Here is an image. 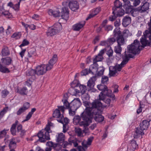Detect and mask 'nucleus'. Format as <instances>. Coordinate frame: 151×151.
Instances as JSON below:
<instances>
[{
  "mask_svg": "<svg viewBox=\"0 0 151 151\" xmlns=\"http://www.w3.org/2000/svg\"><path fill=\"white\" fill-rule=\"evenodd\" d=\"M140 44L139 42L135 40L131 45L128 46L127 51L124 52V54L122 56L123 61L120 64H116L114 66H111L109 68V75L110 76H114L117 73V71H120L122 68L125 66L131 58H133L134 56L131 54H138L140 53Z\"/></svg>",
  "mask_w": 151,
  "mask_h": 151,
  "instance_id": "obj_1",
  "label": "nucleus"
},
{
  "mask_svg": "<svg viewBox=\"0 0 151 151\" xmlns=\"http://www.w3.org/2000/svg\"><path fill=\"white\" fill-rule=\"evenodd\" d=\"M86 108L83 112L88 118L92 119L93 117L95 120L98 122H102L104 119V117L99 114L101 112V109L102 106V103L99 101H94L92 103L90 104L86 102Z\"/></svg>",
  "mask_w": 151,
  "mask_h": 151,
  "instance_id": "obj_2",
  "label": "nucleus"
},
{
  "mask_svg": "<svg viewBox=\"0 0 151 151\" xmlns=\"http://www.w3.org/2000/svg\"><path fill=\"white\" fill-rule=\"evenodd\" d=\"M58 109H56L53 114V117L58 119V121L63 124V132H66V118H64L63 114L64 113L65 108L64 106H58Z\"/></svg>",
  "mask_w": 151,
  "mask_h": 151,
  "instance_id": "obj_3",
  "label": "nucleus"
},
{
  "mask_svg": "<svg viewBox=\"0 0 151 151\" xmlns=\"http://www.w3.org/2000/svg\"><path fill=\"white\" fill-rule=\"evenodd\" d=\"M81 105V102L79 98H75L70 103L68 98L67 99V109H68L70 116H73L75 114L76 111Z\"/></svg>",
  "mask_w": 151,
  "mask_h": 151,
  "instance_id": "obj_4",
  "label": "nucleus"
},
{
  "mask_svg": "<svg viewBox=\"0 0 151 151\" xmlns=\"http://www.w3.org/2000/svg\"><path fill=\"white\" fill-rule=\"evenodd\" d=\"M62 5L63 7L62 8L61 13L58 9L55 10L52 9H49L48 13L49 15L55 17H59L60 16L61 18L59 21H61V20L63 19L65 22L66 21V2H63Z\"/></svg>",
  "mask_w": 151,
  "mask_h": 151,
  "instance_id": "obj_5",
  "label": "nucleus"
},
{
  "mask_svg": "<svg viewBox=\"0 0 151 151\" xmlns=\"http://www.w3.org/2000/svg\"><path fill=\"white\" fill-rule=\"evenodd\" d=\"M53 124L48 122V124L44 129H42L37 134V136L39 138L38 141L40 142H45L47 140L50 139L49 135L50 130V126H53Z\"/></svg>",
  "mask_w": 151,
  "mask_h": 151,
  "instance_id": "obj_6",
  "label": "nucleus"
},
{
  "mask_svg": "<svg viewBox=\"0 0 151 151\" xmlns=\"http://www.w3.org/2000/svg\"><path fill=\"white\" fill-rule=\"evenodd\" d=\"M97 88L99 90L101 91L99 95V97L103 95H106L112 98H114V95L111 94L112 91L111 90L109 89L104 84H100L97 86Z\"/></svg>",
  "mask_w": 151,
  "mask_h": 151,
  "instance_id": "obj_7",
  "label": "nucleus"
},
{
  "mask_svg": "<svg viewBox=\"0 0 151 151\" xmlns=\"http://www.w3.org/2000/svg\"><path fill=\"white\" fill-rule=\"evenodd\" d=\"M114 37L116 39L118 45L121 46L124 45L125 44V40L119 28H116L114 30Z\"/></svg>",
  "mask_w": 151,
  "mask_h": 151,
  "instance_id": "obj_8",
  "label": "nucleus"
},
{
  "mask_svg": "<svg viewBox=\"0 0 151 151\" xmlns=\"http://www.w3.org/2000/svg\"><path fill=\"white\" fill-rule=\"evenodd\" d=\"M81 117L84 121L80 122L79 124L81 126H83L84 128L83 131L85 133H86L88 129V126L89 125V123L92 122L90 118L88 117L85 114H83V112L81 113Z\"/></svg>",
  "mask_w": 151,
  "mask_h": 151,
  "instance_id": "obj_9",
  "label": "nucleus"
},
{
  "mask_svg": "<svg viewBox=\"0 0 151 151\" xmlns=\"http://www.w3.org/2000/svg\"><path fill=\"white\" fill-rule=\"evenodd\" d=\"M78 141L76 138L73 137H70L68 139V142H67V146L69 145H72L73 144L74 146L75 147H78V149L79 151H85L84 147L81 146H78Z\"/></svg>",
  "mask_w": 151,
  "mask_h": 151,
  "instance_id": "obj_10",
  "label": "nucleus"
},
{
  "mask_svg": "<svg viewBox=\"0 0 151 151\" xmlns=\"http://www.w3.org/2000/svg\"><path fill=\"white\" fill-rule=\"evenodd\" d=\"M57 60V55L55 54L54 55L52 58L49 61L48 64L45 65L47 71L50 70L53 68L54 65L56 63Z\"/></svg>",
  "mask_w": 151,
  "mask_h": 151,
  "instance_id": "obj_11",
  "label": "nucleus"
},
{
  "mask_svg": "<svg viewBox=\"0 0 151 151\" xmlns=\"http://www.w3.org/2000/svg\"><path fill=\"white\" fill-rule=\"evenodd\" d=\"M77 81H74L71 83V87L68 90V92L70 94L72 95H76L79 93L78 89L76 88V82Z\"/></svg>",
  "mask_w": 151,
  "mask_h": 151,
  "instance_id": "obj_12",
  "label": "nucleus"
},
{
  "mask_svg": "<svg viewBox=\"0 0 151 151\" xmlns=\"http://www.w3.org/2000/svg\"><path fill=\"white\" fill-rule=\"evenodd\" d=\"M37 74V72L36 70L30 69L28 70L26 72V75L29 78V80L31 83L36 78L35 75ZM30 85L31 83H29Z\"/></svg>",
  "mask_w": 151,
  "mask_h": 151,
  "instance_id": "obj_13",
  "label": "nucleus"
},
{
  "mask_svg": "<svg viewBox=\"0 0 151 151\" xmlns=\"http://www.w3.org/2000/svg\"><path fill=\"white\" fill-rule=\"evenodd\" d=\"M65 135L62 133H58V135H56V142L59 144L62 143L63 148L66 147V142L65 141Z\"/></svg>",
  "mask_w": 151,
  "mask_h": 151,
  "instance_id": "obj_14",
  "label": "nucleus"
},
{
  "mask_svg": "<svg viewBox=\"0 0 151 151\" xmlns=\"http://www.w3.org/2000/svg\"><path fill=\"white\" fill-rule=\"evenodd\" d=\"M142 5L134 9L136 12H138L140 13H143L149 9V3L147 2L142 3Z\"/></svg>",
  "mask_w": 151,
  "mask_h": 151,
  "instance_id": "obj_15",
  "label": "nucleus"
},
{
  "mask_svg": "<svg viewBox=\"0 0 151 151\" xmlns=\"http://www.w3.org/2000/svg\"><path fill=\"white\" fill-rule=\"evenodd\" d=\"M106 95H103L100 96L99 97V100H98L102 103V106H104V107H109L110 106L111 100L109 99H105L104 98L105 96Z\"/></svg>",
  "mask_w": 151,
  "mask_h": 151,
  "instance_id": "obj_16",
  "label": "nucleus"
},
{
  "mask_svg": "<svg viewBox=\"0 0 151 151\" xmlns=\"http://www.w3.org/2000/svg\"><path fill=\"white\" fill-rule=\"evenodd\" d=\"M45 67V64H42L36 67L37 75L38 76L44 74L47 71Z\"/></svg>",
  "mask_w": 151,
  "mask_h": 151,
  "instance_id": "obj_17",
  "label": "nucleus"
},
{
  "mask_svg": "<svg viewBox=\"0 0 151 151\" xmlns=\"http://www.w3.org/2000/svg\"><path fill=\"white\" fill-rule=\"evenodd\" d=\"M69 6L71 10L76 11L79 8V4L78 1H76L72 0L69 3Z\"/></svg>",
  "mask_w": 151,
  "mask_h": 151,
  "instance_id": "obj_18",
  "label": "nucleus"
},
{
  "mask_svg": "<svg viewBox=\"0 0 151 151\" xmlns=\"http://www.w3.org/2000/svg\"><path fill=\"white\" fill-rule=\"evenodd\" d=\"M1 61L2 64L5 66L11 65L12 62V59L9 57L2 58Z\"/></svg>",
  "mask_w": 151,
  "mask_h": 151,
  "instance_id": "obj_19",
  "label": "nucleus"
},
{
  "mask_svg": "<svg viewBox=\"0 0 151 151\" xmlns=\"http://www.w3.org/2000/svg\"><path fill=\"white\" fill-rule=\"evenodd\" d=\"M96 80V76L92 77L87 82V86L88 90H91L95 84V82Z\"/></svg>",
  "mask_w": 151,
  "mask_h": 151,
  "instance_id": "obj_20",
  "label": "nucleus"
},
{
  "mask_svg": "<svg viewBox=\"0 0 151 151\" xmlns=\"http://www.w3.org/2000/svg\"><path fill=\"white\" fill-rule=\"evenodd\" d=\"M93 63L90 66L89 69L90 70V73L94 74L97 73L99 65L96 63L93 62Z\"/></svg>",
  "mask_w": 151,
  "mask_h": 151,
  "instance_id": "obj_21",
  "label": "nucleus"
},
{
  "mask_svg": "<svg viewBox=\"0 0 151 151\" xmlns=\"http://www.w3.org/2000/svg\"><path fill=\"white\" fill-rule=\"evenodd\" d=\"M101 10L100 7H98L96 9H93L92 11V12L86 18V20H88L89 19L94 17Z\"/></svg>",
  "mask_w": 151,
  "mask_h": 151,
  "instance_id": "obj_22",
  "label": "nucleus"
},
{
  "mask_svg": "<svg viewBox=\"0 0 151 151\" xmlns=\"http://www.w3.org/2000/svg\"><path fill=\"white\" fill-rule=\"evenodd\" d=\"M144 130H143L140 127L139 128L137 127L136 128L134 136V137L135 138H137L144 134Z\"/></svg>",
  "mask_w": 151,
  "mask_h": 151,
  "instance_id": "obj_23",
  "label": "nucleus"
},
{
  "mask_svg": "<svg viewBox=\"0 0 151 151\" xmlns=\"http://www.w3.org/2000/svg\"><path fill=\"white\" fill-rule=\"evenodd\" d=\"M149 28L148 29L146 30L143 33V34L145 35L146 36L148 37L150 40L151 42V16L150 22L148 23Z\"/></svg>",
  "mask_w": 151,
  "mask_h": 151,
  "instance_id": "obj_24",
  "label": "nucleus"
},
{
  "mask_svg": "<svg viewBox=\"0 0 151 151\" xmlns=\"http://www.w3.org/2000/svg\"><path fill=\"white\" fill-rule=\"evenodd\" d=\"M85 24V21H83L75 24L73 26V30L75 31H79L83 27Z\"/></svg>",
  "mask_w": 151,
  "mask_h": 151,
  "instance_id": "obj_25",
  "label": "nucleus"
},
{
  "mask_svg": "<svg viewBox=\"0 0 151 151\" xmlns=\"http://www.w3.org/2000/svg\"><path fill=\"white\" fill-rule=\"evenodd\" d=\"M150 121V120L148 121L146 120H143L140 124V128L144 130L147 129L149 126Z\"/></svg>",
  "mask_w": 151,
  "mask_h": 151,
  "instance_id": "obj_26",
  "label": "nucleus"
},
{
  "mask_svg": "<svg viewBox=\"0 0 151 151\" xmlns=\"http://www.w3.org/2000/svg\"><path fill=\"white\" fill-rule=\"evenodd\" d=\"M76 88H77L78 89V90L79 91V93H81L82 94L85 93L87 90L86 86L83 85H79L78 84V83H77V82H76Z\"/></svg>",
  "mask_w": 151,
  "mask_h": 151,
  "instance_id": "obj_27",
  "label": "nucleus"
},
{
  "mask_svg": "<svg viewBox=\"0 0 151 151\" xmlns=\"http://www.w3.org/2000/svg\"><path fill=\"white\" fill-rule=\"evenodd\" d=\"M122 24L125 27L127 26L131 22V18L129 17L126 16L122 20Z\"/></svg>",
  "mask_w": 151,
  "mask_h": 151,
  "instance_id": "obj_28",
  "label": "nucleus"
},
{
  "mask_svg": "<svg viewBox=\"0 0 151 151\" xmlns=\"http://www.w3.org/2000/svg\"><path fill=\"white\" fill-rule=\"evenodd\" d=\"M147 37L145 35H144L142 36L140 39V42L142 45V47H144L146 46L148 44V41L146 40Z\"/></svg>",
  "mask_w": 151,
  "mask_h": 151,
  "instance_id": "obj_29",
  "label": "nucleus"
},
{
  "mask_svg": "<svg viewBox=\"0 0 151 151\" xmlns=\"http://www.w3.org/2000/svg\"><path fill=\"white\" fill-rule=\"evenodd\" d=\"M57 33L53 27L49 28L47 32H46L47 36L48 37L53 36Z\"/></svg>",
  "mask_w": 151,
  "mask_h": 151,
  "instance_id": "obj_30",
  "label": "nucleus"
},
{
  "mask_svg": "<svg viewBox=\"0 0 151 151\" xmlns=\"http://www.w3.org/2000/svg\"><path fill=\"white\" fill-rule=\"evenodd\" d=\"M112 15L110 16L109 18V20L111 22L114 21L117 17H118L115 13L116 11L115 9L112 8Z\"/></svg>",
  "mask_w": 151,
  "mask_h": 151,
  "instance_id": "obj_31",
  "label": "nucleus"
},
{
  "mask_svg": "<svg viewBox=\"0 0 151 151\" xmlns=\"http://www.w3.org/2000/svg\"><path fill=\"white\" fill-rule=\"evenodd\" d=\"M1 55L3 56H7L10 54V51L8 48L5 47L2 48L1 52Z\"/></svg>",
  "mask_w": 151,
  "mask_h": 151,
  "instance_id": "obj_32",
  "label": "nucleus"
},
{
  "mask_svg": "<svg viewBox=\"0 0 151 151\" xmlns=\"http://www.w3.org/2000/svg\"><path fill=\"white\" fill-rule=\"evenodd\" d=\"M53 28L55 29L57 33L60 32L62 29V26L60 23L55 24Z\"/></svg>",
  "mask_w": 151,
  "mask_h": 151,
  "instance_id": "obj_33",
  "label": "nucleus"
},
{
  "mask_svg": "<svg viewBox=\"0 0 151 151\" xmlns=\"http://www.w3.org/2000/svg\"><path fill=\"white\" fill-rule=\"evenodd\" d=\"M18 123V121L17 120H16L15 123L12 125V127L11 128L10 131L12 134L13 135H16V127Z\"/></svg>",
  "mask_w": 151,
  "mask_h": 151,
  "instance_id": "obj_34",
  "label": "nucleus"
},
{
  "mask_svg": "<svg viewBox=\"0 0 151 151\" xmlns=\"http://www.w3.org/2000/svg\"><path fill=\"white\" fill-rule=\"evenodd\" d=\"M121 46V45L117 44L114 47V52L120 56H121L122 55L121 52L122 51V48Z\"/></svg>",
  "mask_w": 151,
  "mask_h": 151,
  "instance_id": "obj_35",
  "label": "nucleus"
},
{
  "mask_svg": "<svg viewBox=\"0 0 151 151\" xmlns=\"http://www.w3.org/2000/svg\"><path fill=\"white\" fill-rule=\"evenodd\" d=\"M116 11L115 13L118 17H120L123 16L125 13L124 10L119 8L116 9Z\"/></svg>",
  "mask_w": 151,
  "mask_h": 151,
  "instance_id": "obj_36",
  "label": "nucleus"
},
{
  "mask_svg": "<svg viewBox=\"0 0 151 151\" xmlns=\"http://www.w3.org/2000/svg\"><path fill=\"white\" fill-rule=\"evenodd\" d=\"M106 49L105 52L106 54L108 55L109 58L112 57L113 54V50L111 49V47L110 46H108Z\"/></svg>",
  "mask_w": 151,
  "mask_h": 151,
  "instance_id": "obj_37",
  "label": "nucleus"
},
{
  "mask_svg": "<svg viewBox=\"0 0 151 151\" xmlns=\"http://www.w3.org/2000/svg\"><path fill=\"white\" fill-rule=\"evenodd\" d=\"M17 92L21 95H26L27 93V89L26 87L20 88L19 89H17Z\"/></svg>",
  "mask_w": 151,
  "mask_h": 151,
  "instance_id": "obj_38",
  "label": "nucleus"
},
{
  "mask_svg": "<svg viewBox=\"0 0 151 151\" xmlns=\"http://www.w3.org/2000/svg\"><path fill=\"white\" fill-rule=\"evenodd\" d=\"M9 145L10 148H15L16 147V143L14 138L11 139L9 140Z\"/></svg>",
  "mask_w": 151,
  "mask_h": 151,
  "instance_id": "obj_39",
  "label": "nucleus"
},
{
  "mask_svg": "<svg viewBox=\"0 0 151 151\" xmlns=\"http://www.w3.org/2000/svg\"><path fill=\"white\" fill-rule=\"evenodd\" d=\"M36 54L35 49L34 48H30L28 50L27 56L30 58L33 55H35Z\"/></svg>",
  "mask_w": 151,
  "mask_h": 151,
  "instance_id": "obj_40",
  "label": "nucleus"
},
{
  "mask_svg": "<svg viewBox=\"0 0 151 151\" xmlns=\"http://www.w3.org/2000/svg\"><path fill=\"white\" fill-rule=\"evenodd\" d=\"M114 6L112 8H115L116 10V9L120 8L122 6V3L119 0H115L114 2Z\"/></svg>",
  "mask_w": 151,
  "mask_h": 151,
  "instance_id": "obj_41",
  "label": "nucleus"
},
{
  "mask_svg": "<svg viewBox=\"0 0 151 151\" xmlns=\"http://www.w3.org/2000/svg\"><path fill=\"white\" fill-rule=\"evenodd\" d=\"M6 66H4L3 65H1L0 66V71L3 73H9L10 72L8 68H6Z\"/></svg>",
  "mask_w": 151,
  "mask_h": 151,
  "instance_id": "obj_42",
  "label": "nucleus"
},
{
  "mask_svg": "<svg viewBox=\"0 0 151 151\" xmlns=\"http://www.w3.org/2000/svg\"><path fill=\"white\" fill-rule=\"evenodd\" d=\"M81 118H82L81 117V116L78 115H75L73 119V121L74 123H75V124L76 125H77L81 121Z\"/></svg>",
  "mask_w": 151,
  "mask_h": 151,
  "instance_id": "obj_43",
  "label": "nucleus"
},
{
  "mask_svg": "<svg viewBox=\"0 0 151 151\" xmlns=\"http://www.w3.org/2000/svg\"><path fill=\"white\" fill-rule=\"evenodd\" d=\"M104 59L103 56H100L98 54L96 55L95 57L93 58V62L96 63L98 62L101 61Z\"/></svg>",
  "mask_w": 151,
  "mask_h": 151,
  "instance_id": "obj_44",
  "label": "nucleus"
},
{
  "mask_svg": "<svg viewBox=\"0 0 151 151\" xmlns=\"http://www.w3.org/2000/svg\"><path fill=\"white\" fill-rule=\"evenodd\" d=\"M90 73V70L89 69L86 68L82 70L81 74L82 76H86Z\"/></svg>",
  "mask_w": 151,
  "mask_h": 151,
  "instance_id": "obj_45",
  "label": "nucleus"
},
{
  "mask_svg": "<svg viewBox=\"0 0 151 151\" xmlns=\"http://www.w3.org/2000/svg\"><path fill=\"white\" fill-rule=\"evenodd\" d=\"M60 144L58 143H55L54 144V145L53 146V148L56 151H59L60 149H61V147H62V145H61Z\"/></svg>",
  "mask_w": 151,
  "mask_h": 151,
  "instance_id": "obj_46",
  "label": "nucleus"
},
{
  "mask_svg": "<svg viewBox=\"0 0 151 151\" xmlns=\"http://www.w3.org/2000/svg\"><path fill=\"white\" fill-rule=\"evenodd\" d=\"M8 130L9 129H4L2 131L0 132V139H1L5 136Z\"/></svg>",
  "mask_w": 151,
  "mask_h": 151,
  "instance_id": "obj_47",
  "label": "nucleus"
},
{
  "mask_svg": "<svg viewBox=\"0 0 151 151\" xmlns=\"http://www.w3.org/2000/svg\"><path fill=\"white\" fill-rule=\"evenodd\" d=\"M21 35L20 33H14L12 36V37L16 39H19L21 37Z\"/></svg>",
  "mask_w": 151,
  "mask_h": 151,
  "instance_id": "obj_48",
  "label": "nucleus"
},
{
  "mask_svg": "<svg viewBox=\"0 0 151 151\" xmlns=\"http://www.w3.org/2000/svg\"><path fill=\"white\" fill-rule=\"evenodd\" d=\"M1 93L2 97L4 98L9 93V92L7 90L5 89L2 91Z\"/></svg>",
  "mask_w": 151,
  "mask_h": 151,
  "instance_id": "obj_49",
  "label": "nucleus"
},
{
  "mask_svg": "<svg viewBox=\"0 0 151 151\" xmlns=\"http://www.w3.org/2000/svg\"><path fill=\"white\" fill-rule=\"evenodd\" d=\"M26 110L23 107L20 108L17 112L18 115H20L22 113L25 112Z\"/></svg>",
  "mask_w": 151,
  "mask_h": 151,
  "instance_id": "obj_50",
  "label": "nucleus"
},
{
  "mask_svg": "<svg viewBox=\"0 0 151 151\" xmlns=\"http://www.w3.org/2000/svg\"><path fill=\"white\" fill-rule=\"evenodd\" d=\"M2 14L8 18H11L12 17V14L8 11H5L3 12H2Z\"/></svg>",
  "mask_w": 151,
  "mask_h": 151,
  "instance_id": "obj_51",
  "label": "nucleus"
},
{
  "mask_svg": "<svg viewBox=\"0 0 151 151\" xmlns=\"http://www.w3.org/2000/svg\"><path fill=\"white\" fill-rule=\"evenodd\" d=\"M7 109L4 108L0 112V119L3 116L4 114L7 112Z\"/></svg>",
  "mask_w": 151,
  "mask_h": 151,
  "instance_id": "obj_52",
  "label": "nucleus"
},
{
  "mask_svg": "<svg viewBox=\"0 0 151 151\" xmlns=\"http://www.w3.org/2000/svg\"><path fill=\"white\" fill-rule=\"evenodd\" d=\"M29 44V42L26 39H24L22 41V43L19 46L20 47L27 45Z\"/></svg>",
  "mask_w": 151,
  "mask_h": 151,
  "instance_id": "obj_53",
  "label": "nucleus"
},
{
  "mask_svg": "<svg viewBox=\"0 0 151 151\" xmlns=\"http://www.w3.org/2000/svg\"><path fill=\"white\" fill-rule=\"evenodd\" d=\"M108 81V78L107 76H102L101 82L103 84H105Z\"/></svg>",
  "mask_w": 151,
  "mask_h": 151,
  "instance_id": "obj_54",
  "label": "nucleus"
},
{
  "mask_svg": "<svg viewBox=\"0 0 151 151\" xmlns=\"http://www.w3.org/2000/svg\"><path fill=\"white\" fill-rule=\"evenodd\" d=\"M121 24L120 20V19H118L116 20L114 23V25L115 27H119Z\"/></svg>",
  "mask_w": 151,
  "mask_h": 151,
  "instance_id": "obj_55",
  "label": "nucleus"
},
{
  "mask_svg": "<svg viewBox=\"0 0 151 151\" xmlns=\"http://www.w3.org/2000/svg\"><path fill=\"white\" fill-rule=\"evenodd\" d=\"M104 28V30L106 31H109L110 30H112L113 29V27L111 25H107L105 26Z\"/></svg>",
  "mask_w": 151,
  "mask_h": 151,
  "instance_id": "obj_56",
  "label": "nucleus"
},
{
  "mask_svg": "<svg viewBox=\"0 0 151 151\" xmlns=\"http://www.w3.org/2000/svg\"><path fill=\"white\" fill-rule=\"evenodd\" d=\"M30 106V104L28 102H26L24 103L22 107L27 110L29 107Z\"/></svg>",
  "mask_w": 151,
  "mask_h": 151,
  "instance_id": "obj_57",
  "label": "nucleus"
},
{
  "mask_svg": "<svg viewBox=\"0 0 151 151\" xmlns=\"http://www.w3.org/2000/svg\"><path fill=\"white\" fill-rule=\"evenodd\" d=\"M20 4V2H19L17 4L14 5L13 8L15 10H18L19 8Z\"/></svg>",
  "mask_w": 151,
  "mask_h": 151,
  "instance_id": "obj_58",
  "label": "nucleus"
},
{
  "mask_svg": "<svg viewBox=\"0 0 151 151\" xmlns=\"http://www.w3.org/2000/svg\"><path fill=\"white\" fill-rule=\"evenodd\" d=\"M32 115L30 113H29L26 116L25 119L23 121H22V122H24L26 121H27L31 118Z\"/></svg>",
  "mask_w": 151,
  "mask_h": 151,
  "instance_id": "obj_59",
  "label": "nucleus"
},
{
  "mask_svg": "<svg viewBox=\"0 0 151 151\" xmlns=\"http://www.w3.org/2000/svg\"><path fill=\"white\" fill-rule=\"evenodd\" d=\"M93 139V137H91L88 139L87 141L86 142V143L88 145H91Z\"/></svg>",
  "mask_w": 151,
  "mask_h": 151,
  "instance_id": "obj_60",
  "label": "nucleus"
},
{
  "mask_svg": "<svg viewBox=\"0 0 151 151\" xmlns=\"http://www.w3.org/2000/svg\"><path fill=\"white\" fill-rule=\"evenodd\" d=\"M76 133L78 135V136H80L81 135L82 132L81 129L80 128L77 129L75 131Z\"/></svg>",
  "mask_w": 151,
  "mask_h": 151,
  "instance_id": "obj_61",
  "label": "nucleus"
},
{
  "mask_svg": "<svg viewBox=\"0 0 151 151\" xmlns=\"http://www.w3.org/2000/svg\"><path fill=\"white\" fill-rule=\"evenodd\" d=\"M104 68H102V69L99 70L98 73H97V75L98 76H100L102 75L103 74L104 72Z\"/></svg>",
  "mask_w": 151,
  "mask_h": 151,
  "instance_id": "obj_62",
  "label": "nucleus"
},
{
  "mask_svg": "<svg viewBox=\"0 0 151 151\" xmlns=\"http://www.w3.org/2000/svg\"><path fill=\"white\" fill-rule=\"evenodd\" d=\"M115 41V38L114 37L110 38L108 39L107 42H109L110 43L113 44Z\"/></svg>",
  "mask_w": 151,
  "mask_h": 151,
  "instance_id": "obj_63",
  "label": "nucleus"
},
{
  "mask_svg": "<svg viewBox=\"0 0 151 151\" xmlns=\"http://www.w3.org/2000/svg\"><path fill=\"white\" fill-rule=\"evenodd\" d=\"M132 10V9L129 6H127V7H126V8L125 9V11H126V13H130L131 12Z\"/></svg>",
  "mask_w": 151,
  "mask_h": 151,
  "instance_id": "obj_64",
  "label": "nucleus"
}]
</instances>
